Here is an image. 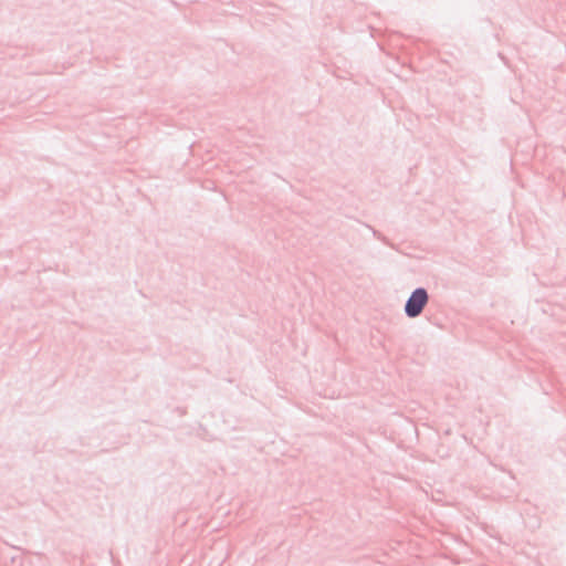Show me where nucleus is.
<instances>
[{
    "mask_svg": "<svg viewBox=\"0 0 566 566\" xmlns=\"http://www.w3.org/2000/svg\"><path fill=\"white\" fill-rule=\"evenodd\" d=\"M429 302V294L424 287L415 289L405 303V314L409 318L420 316Z\"/></svg>",
    "mask_w": 566,
    "mask_h": 566,
    "instance_id": "nucleus-1",
    "label": "nucleus"
},
{
    "mask_svg": "<svg viewBox=\"0 0 566 566\" xmlns=\"http://www.w3.org/2000/svg\"><path fill=\"white\" fill-rule=\"evenodd\" d=\"M371 232H373V235L375 238H377L378 240L382 241L384 243L388 244V240L386 237H384L379 231H377L376 229L369 227Z\"/></svg>",
    "mask_w": 566,
    "mask_h": 566,
    "instance_id": "nucleus-2",
    "label": "nucleus"
}]
</instances>
